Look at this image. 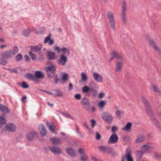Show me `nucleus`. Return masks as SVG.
Segmentation results:
<instances>
[{"label": "nucleus", "mask_w": 161, "mask_h": 161, "mask_svg": "<svg viewBox=\"0 0 161 161\" xmlns=\"http://www.w3.org/2000/svg\"><path fill=\"white\" fill-rule=\"evenodd\" d=\"M68 75L67 73H64L63 74L62 77V80L64 81L68 80Z\"/></svg>", "instance_id": "nucleus-45"}, {"label": "nucleus", "mask_w": 161, "mask_h": 161, "mask_svg": "<svg viewBox=\"0 0 161 161\" xmlns=\"http://www.w3.org/2000/svg\"><path fill=\"white\" fill-rule=\"evenodd\" d=\"M132 124L130 122L127 123L125 126L123 128V130L125 131H127L129 130L131 128L132 126Z\"/></svg>", "instance_id": "nucleus-37"}, {"label": "nucleus", "mask_w": 161, "mask_h": 161, "mask_svg": "<svg viewBox=\"0 0 161 161\" xmlns=\"http://www.w3.org/2000/svg\"><path fill=\"white\" fill-rule=\"evenodd\" d=\"M79 152L80 153L84 155V151L81 148H80L79 150Z\"/></svg>", "instance_id": "nucleus-61"}, {"label": "nucleus", "mask_w": 161, "mask_h": 161, "mask_svg": "<svg viewBox=\"0 0 161 161\" xmlns=\"http://www.w3.org/2000/svg\"><path fill=\"white\" fill-rule=\"evenodd\" d=\"M69 90L70 91L73 88V85L71 83L69 84Z\"/></svg>", "instance_id": "nucleus-63"}, {"label": "nucleus", "mask_w": 161, "mask_h": 161, "mask_svg": "<svg viewBox=\"0 0 161 161\" xmlns=\"http://www.w3.org/2000/svg\"><path fill=\"white\" fill-rule=\"evenodd\" d=\"M91 122L92 123V128H94L95 126L96 125V121L93 119H92L91 121Z\"/></svg>", "instance_id": "nucleus-55"}, {"label": "nucleus", "mask_w": 161, "mask_h": 161, "mask_svg": "<svg viewBox=\"0 0 161 161\" xmlns=\"http://www.w3.org/2000/svg\"><path fill=\"white\" fill-rule=\"evenodd\" d=\"M66 152L67 154L71 157H74L75 156V152L72 148L67 147L66 149Z\"/></svg>", "instance_id": "nucleus-15"}, {"label": "nucleus", "mask_w": 161, "mask_h": 161, "mask_svg": "<svg viewBox=\"0 0 161 161\" xmlns=\"http://www.w3.org/2000/svg\"><path fill=\"white\" fill-rule=\"evenodd\" d=\"M46 124L47 127L52 133H55L56 132L54 130V128H55V126L53 125H51L48 122H47Z\"/></svg>", "instance_id": "nucleus-28"}, {"label": "nucleus", "mask_w": 161, "mask_h": 161, "mask_svg": "<svg viewBox=\"0 0 161 161\" xmlns=\"http://www.w3.org/2000/svg\"><path fill=\"white\" fill-rule=\"evenodd\" d=\"M54 41L53 40V39H50V41H49V45H53L54 43Z\"/></svg>", "instance_id": "nucleus-64"}, {"label": "nucleus", "mask_w": 161, "mask_h": 161, "mask_svg": "<svg viewBox=\"0 0 161 161\" xmlns=\"http://www.w3.org/2000/svg\"><path fill=\"white\" fill-rule=\"evenodd\" d=\"M106 104L105 102L103 101H101L98 103V105L99 107L103 108Z\"/></svg>", "instance_id": "nucleus-46"}, {"label": "nucleus", "mask_w": 161, "mask_h": 161, "mask_svg": "<svg viewBox=\"0 0 161 161\" xmlns=\"http://www.w3.org/2000/svg\"><path fill=\"white\" fill-rule=\"evenodd\" d=\"M147 115L150 117L151 119L155 117L151 109V106L145 108Z\"/></svg>", "instance_id": "nucleus-18"}, {"label": "nucleus", "mask_w": 161, "mask_h": 161, "mask_svg": "<svg viewBox=\"0 0 161 161\" xmlns=\"http://www.w3.org/2000/svg\"><path fill=\"white\" fill-rule=\"evenodd\" d=\"M38 130L42 136H46L47 134V130L45 126L42 124H41L39 125Z\"/></svg>", "instance_id": "nucleus-12"}, {"label": "nucleus", "mask_w": 161, "mask_h": 161, "mask_svg": "<svg viewBox=\"0 0 161 161\" xmlns=\"http://www.w3.org/2000/svg\"><path fill=\"white\" fill-rule=\"evenodd\" d=\"M7 63L8 62L6 58L2 57L0 59V64L5 65L7 64Z\"/></svg>", "instance_id": "nucleus-41"}, {"label": "nucleus", "mask_w": 161, "mask_h": 161, "mask_svg": "<svg viewBox=\"0 0 161 161\" xmlns=\"http://www.w3.org/2000/svg\"><path fill=\"white\" fill-rule=\"evenodd\" d=\"M26 77L29 80H32L34 81H36L37 80V79L35 76L32 74L29 73L26 75Z\"/></svg>", "instance_id": "nucleus-30"}, {"label": "nucleus", "mask_w": 161, "mask_h": 161, "mask_svg": "<svg viewBox=\"0 0 161 161\" xmlns=\"http://www.w3.org/2000/svg\"><path fill=\"white\" fill-rule=\"evenodd\" d=\"M109 153H111V155L113 157H115L118 155L117 153L113 151V150H112L111 152H110Z\"/></svg>", "instance_id": "nucleus-56"}, {"label": "nucleus", "mask_w": 161, "mask_h": 161, "mask_svg": "<svg viewBox=\"0 0 161 161\" xmlns=\"http://www.w3.org/2000/svg\"><path fill=\"white\" fill-rule=\"evenodd\" d=\"M117 130V128L115 126H114L112 128L111 131L113 132L114 133Z\"/></svg>", "instance_id": "nucleus-60"}, {"label": "nucleus", "mask_w": 161, "mask_h": 161, "mask_svg": "<svg viewBox=\"0 0 161 161\" xmlns=\"http://www.w3.org/2000/svg\"><path fill=\"white\" fill-rule=\"evenodd\" d=\"M15 58L16 62L19 61L22 59L23 56L21 54L19 53L15 56Z\"/></svg>", "instance_id": "nucleus-42"}, {"label": "nucleus", "mask_w": 161, "mask_h": 161, "mask_svg": "<svg viewBox=\"0 0 161 161\" xmlns=\"http://www.w3.org/2000/svg\"><path fill=\"white\" fill-rule=\"evenodd\" d=\"M42 44H38L37 45L31 46V50L35 52H39L42 49Z\"/></svg>", "instance_id": "nucleus-21"}, {"label": "nucleus", "mask_w": 161, "mask_h": 161, "mask_svg": "<svg viewBox=\"0 0 161 161\" xmlns=\"http://www.w3.org/2000/svg\"><path fill=\"white\" fill-rule=\"evenodd\" d=\"M7 122V120L3 117L0 116V125H4Z\"/></svg>", "instance_id": "nucleus-43"}, {"label": "nucleus", "mask_w": 161, "mask_h": 161, "mask_svg": "<svg viewBox=\"0 0 161 161\" xmlns=\"http://www.w3.org/2000/svg\"><path fill=\"white\" fill-rule=\"evenodd\" d=\"M144 153L142 151H136L135 152L136 158L139 159L142 158L143 154Z\"/></svg>", "instance_id": "nucleus-31"}, {"label": "nucleus", "mask_w": 161, "mask_h": 161, "mask_svg": "<svg viewBox=\"0 0 161 161\" xmlns=\"http://www.w3.org/2000/svg\"><path fill=\"white\" fill-rule=\"evenodd\" d=\"M153 88L154 90V92H159V91L158 90V88L156 87V86H153Z\"/></svg>", "instance_id": "nucleus-62"}, {"label": "nucleus", "mask_w": 161, "mask_h": 161, "mask_svg": "<svg viewBox=\"0 0 161 161\" xmlns=\"http://www.w3.org/2000/svg\"><path fill=\"white\" fill-rule=\"evenodd\" d=\"M12 51V54L13 56L16 54L19 51V49L17 46H14L13 48V50Z\"/></svg>", "instance_id": "nucleus-35"}, {"label": "nucleus", "mask_w": 161, "mask_h": 161, "mask_svg": "<svg viewBox=\"0 0 161 161\" xmlns=\"http://www.w3.org/2000/svg\"><path fill=\"white\" fill-rule=\"evenodd\" d=\"M37 133L35 131H32L27 134L26 138L28 140L31 141L33 140L35 137H37Z\"/></svg>", "instance_id": "nucleus-13"}, {"label": "nucleus", "mask_w": 161, "mask_h": 161, "mask_svg": "<svg viewBox=\"0 0 161 161\" xmlns=\"http://www.w3.org/2000/svg\"><path fill=\"white\" fill-rule=\"evenodd\" d=\"M141 99L145 108L151 106L150 103L145 97L142 96L141 97Z\"/></svg>", "instance_id": "nucleus-17"}, {"label": "nucleus", "mask_w": 161, "mask_h": 161, "mask_svg": "<svg viewBox=\"0 0 161 161\" xmlns=\"http://www.w3.org/2000/svg\"><path fill=\"white\" fill-rule=\"evenodd\" d=\"M30 31L29 29L24 30L23 32V35L24 36H28L30 34Z\"/></svg>", "instance_id": "nucleus-44"}, {"label": "nucleus", "mask_w": 161, "mask_h": 161, "mask_svg": "<svg viewBox=\"0 0 161 161\" xmlns=\"http://www.w3.org/2000/svg\"><path fill=\"white\" fill-rule=\"evenodd\" d=\"M55 51H57L58 53H60V51H61V49H60L59 47H58L56 46L55 47Z\"/></svg>", "instance_id": "nucleus-59"}, {"label": "nucleus", "mask_w": 161, "mask_h": 161, "mask_svg": "<svg viewBox=\"0 0 161 161\" xmlns=\"http://www.w3.org/2000/svg\"><path fill=\"white\" fill-rule=\"evenodd\" d=\"M56 53L48 51L47 54V58L48 60H54L55 59Z\"/></svg>", "instance_id": "nucleus-20"}, {"label": "nucleus", "mask_w": 161, "mask_h": 161, "mask_svg": "<svg viewBox=\"0 0 161 161\" xmlns=\"http://www.w3.org/2000/svg\"><path fill=\"white\" fill-rule=\"evenodd\" d=\"M0 110L3 113H7L9 112L8 107L1 104H0Z\"/></svg>", "instance_id": "nucleus-26"}, {"label": "nucleus", "mask_w": 161, "mask_h": 161, "mask_svg": "<svg viewBox=\"0 0 161 161\" xmlns=\"http://www.w3.org/2000/svg\"><path fill=\"white\" fill-rule=\"evenodd\" d=\"M101 136L97 132H96V139L97 140H99L101 139Z\"/></svg>", "instance_id": "nucleus-52"}, {"label": "nucleus", "mask_w": 161, "mask_h": 161, "mask_svg": "<svg viewBox=\"0 0 161 161\" xmlns=\"http://www.w3.org/2000/svg\"><path fill=\"white\" fill-rule=\"evenodd\" d=\"M61 51L62 53H64V54H67L68 55L69 54V51L68 48L64 47L61 49Z\"/></svg>", "instance_id": "nucleus-40"}, {"label": "nucleus", "mask_w": 161, "mask_h": 161, "mask_svg": "<svg viewBox=\"0 0 161 161\" xmlns=\"http://www.w3.org/2000/svg\"><path fill=\"white\" fill-rule=\"evenodd\" d=\"M93 78L97 82H101L102 81L103 78L102 76L96 72H94L93 74Z\"/></svg>", "instance_id": "nucleus-16"}, {"label": "nucleus", "mask_w": 161, "mask_h": 161, "mask_svg": "<svg viewBox=\"0 0 161 161\" xmlns=\"http://www.w3.org/2000/svg\"><path fill=\"white\" fill-rule=\"evenodd\" d=\"M81 80L83 82H86L87 81V77L86 75L84 72L81 73Z\"/></svg>", "instance_id": "nucleus-39"}, {"label": "nucleus", "mask_w": 161, "mask_h": 161, "mask_svg": "<svg viewBox=\"0 0 161 161\" xmlns=\"http://www.w3.org/2000/svg\"><path fill=\"white\" fill-rule=\"evenodd\" d=\"M25 61L26 62H28L30 61V59L28 55H25Z\"/></svg>", "instance_id": "nucleus-58"}, {"label": "nucleus", "mask_w": 161, "mask_h": 161, "mask_svg": "<svg viewBox=\"0 0 161 161\" xmlns=\"http://www.w3.org/2000/svg\"><path fill=\"white\" fill-rule=\"evenodd\" d=\"M50 141L53 145H57L62 142V140L60 139L54 137L51 138Z\"/></svg>", "instance_id": "nucleus-19"}, {"label": "nucleus", "mask_w": 161, "mask_h": 161, "mask_svg": "<svg viewBox=\"0 0 161 161\" xmlns=\"http://www.w3.org/2000/svg\"><path fill=\"white\" fill-rule=\"evenodd\" d=\"M97 92L96 90L93 88H91V91L88 95H92V97H95L97 96Z\"/></svg>", "instance_id": "nucleus-33"}, {"label": "nucleus", "mask_w": 161, "mask_h": 161, "mask_svg": "<svg viewBox=\"0 0 161 161\" xmlns=\"http://www.w3.org/2000/svg\"><path fill=\"white\" fill-rule=\"evenodd\" d=\"M54 82L55 84H57L58 82V75H54Z\"/></svg>", "instance_id": "nucleus-51"}, {"label": "nucleus", "mask_w": 161, "mask_h": 161, "mask_svg": "<svg viewBox=\"0 0 161 161\" xmlns=\"http://www.w3.org/2000/svg\"><path fill=\"white\" fill-rule=\"evenodd\" d=\"M75 98L77 100H79L81 98V96L79 94H77L75 95Z\"/></svg>", "instance_id": "nucleus-53"}, {"label": "nucleus", "mask_w": 161, "mask_h": 161, "mask_svg": "<svg viewBox=\"0 0 161 161\" xmlns=\"http://www.w3.org/2000/svg\"><path fill=\"white\" fill-rule=\"evenodd\" d=\"M1 56L2 57L6 59L11 58L13 57L11 50H7L3 52L1 54Z\"/></svg>", "instance_id": "nucleus-9"}, {"label": "nucleus", "mask_w": 161, "mask_h": 161, "mask_svg": "<svg viewBox=\"0 0 161 161\" xmlns=\"http://www.w3.org/2000/svg\"><path fill=\"white\" fill-rule=\"evenodd\" d=\"M18 85L22 87V88L25 89H27L29 87V86L27 84V83L25 82H23L22 84L20 82L18 83Z\"/></svg>", "instance_id": "nucleus-36"}, {"label": "nucleus", "mask_w": 161, "mask_h": 161, "mask_svg": "<svg viewBox=\"0 0 161 161\" xmlns=\"http://www.w3.org/2000/svg\"><path fill=\"white\" fill-rule=\"evenodd\" d=\"M152 148V147L149 145H144L141 147V148L144 153H146L147 151Z\"/></svg>", "instance_id": "nucleus-27"}, {"label": "nucleus", "mask_w": 161, "mask_h": 161, "mask_svg": "<svg viewBox=\"0 0 161 161\" xmlns=\"http://www.w3.org/2000/svg\"><path fill=\"white\" fill-rule=\"evenodd\" d=\"M91 159L93 161H102L101 159H98L92 156H91Z\"/></svg>", "instance_id": "nucleus-54"}, {"label": "nucleus", "mask_w": 161, "mask_h": 161, "mask_svg": "<svg viewBox=\"0 0 161 161\" xmlns=\"http://www.w3.org/2000/svg\"><path fill=\"white\" fill-rule=\"evenodd\" d=\"M104 95V94L103 93H100L99 94L98 98L99 99H101L102 98Z\"/></svg>", "instance_id": "nucleus-57"}, {"label": "nucleus", "mask_w": 161, "mask_h": 161, "mask_svg": "<svg viewBox=\"0 0 161 161\" xmlns=\"http://www.w3.org/2000/svg\"><path fill=\"white\" fill-rule=\"evenodd\" d=\"M149 43L150 46L153 47L155 51L159 54H161V50L153 40H149Z\"/></svg>", "instance_id": "nucleus-10"}, {"label": "nucleus", "mask_w": 161, "mask_h": 161, "mask_svg": "<svg viewBox=\"0 0 161 161\" xmlns=\"http://www.w3.org/2000/svg\"><path fill=\"white\" fill-rule=\"evenodd\" d=\"M29 54L30 57H31V59L33 60H35L36 58V55L33 53L31 52H29Z\"/></svg>", "instance_id": "nucleus-47"}, {"label": "nucleus", "mask_w": 161, "mask_h": 161, "mask_svg": "<svg viewBox=\"0 0 161 161\" xmlns=\"http://www.w3.org/2000/svg\"><path fill=\"white\" fill-rule=\"evenodd\" d=\"M118 140V137L116 134H112L110 137L108 141V143L114 144L117 142Z\"/></svg>", "instance_id": "nucleus-11"}, {"label": "nucleus", "mask_w": 161, "mask_h": 161, "mask_svg": "<svg viewBox=\"0 0 161 161\" xmlns=\"http://www.w3.org/2000/svg\"><path fill=\"white\" fill-rule=\"evenodd\" d=\"M83 106H89L90 105V102L88 99L86 97H83L80 102Z\"/></svg>", "instance_id": "nucleus-22"}, {"label": "nucleus", "mask_w": 161, "mask_h": 161, "mask_svg": "<svg viewBox=\"0 0 161 161\" xmlns=\"http://www.w3.org/2000/svg\"><path fill=\"white\" fill-rule=\"evenodd\" d=\"M125 156L127 161H133L131 155V151L130 148H127Z\"/></svg>", "instance_id": "nucleus-14"}, {"label": "nucleus", "mask_w": 161, "mask_h": 161, "mask_svg": "<svg viewBox=\"0 0 161 161\" xmlns=\"http://www.w3.org/2000/svg\"><path fill=\"white\" fill-rule=\"evenodd\" d=\"M111 55L116 58L117 59L119 60H122L123 58L122 55L119 54L115 51H113Z\"/></svg>", "instance_id": "nucleus-24"}, {"label": "nucleus", "mask_w": 161, "mask_h": 161, "mask_svg": "<svg viewBox=\"0 0 161 161\" xmlns=\"http://www.w3.org/2000/svg\"><path fill=\"white\" fill-rule=\"evenodd\" d=\"M54 91L56 92L55 94H53V96L54 97L56 96H62L63 93L58 89L54 90Z\"/></svg>", "instance_id": "nucleus-38"}, {"label": "nucleus", "mask_w": 161, "mask_h": 161, "mask_svg": "<svg viewBox=\"0 0 161 161\" xmlns=\"http://www.w3.org/2000/svg\"><path fill=\"white\" fill-rule=\"evenodd\" d=\"M123 65V63L122 62H118L116 64V71L120 72L121 71Z\"/></svg>", "instance_id": "nucleus-25"}, {"label": "nucleus", "mask_w": 161, "mask_h": 161, "mask_svg": "<svg viewBox=\"0 0 161 161\" xmlns=\"http://www.w3.org/2000/svg\"><path fill=\"white\" fill-rule=\"evenodd\" d=\"M99 150L104 153H109L113 150V148L110 146H101L98 147Z\"/></svg>", "instance_id": "nucleus-8"}, {"label": "nucleus", "mask_w": 161, "mask_h": 161, "mask_svg": "<svg viewBox=\"0 0 161 161\" xmlns=\"http://www.w3.org/2000/svg\"><path fill=\"white\" fill-rule=\"evenodd\" d=\"M6 69L8 70L9 71L12 72L13 73H15L16 74H17L18 72V70L17 69L14 68H12V69Z\"/></svg>", "instance_id": "nucleus-48"}, {"label": "nucleus", "mask_w": 161, "mask_h": 161, "mask_svg": "<svg viewBox=\"0 0 161 161\" xmlns=\"http://www.w3.org/2000/svg\"><path fill=\"white\" fill-rule=\"evenodd\" d=\"M91 89V88L86 86L82 87V90L83 93H87L90 92Z\"/></svg>", "instance_id": "nucleus-34"}, {"label": "nucleus", "mask_w": 161, "mask_h": 161, "mask_svg": "<svg viewBox=\"0 0 161 161\" xmlns=\"http://www.w3.org/2000/svg\"><path fill=\"white\" fill-rule=\"evenodd\" d=\"M35 77L37 79H42L44 78L43 74L41 72L39 71H36L35 73Z\"/></svg>", "instance_id": "nucleus-29"}, {"label": "nucleus", "mask_w": 161, "mask_h": 161, "mask_svg": "<svg viewBox=\"0 0 161 161\" xmlns=\"http://www.w3.org/2000/svg\"><path fill=\"white\" fill-rule=\"evenodd\" d=\"M151 120L152 122L155 125L156 127L158 129H161L160 124L158 121L155 118V117Z\"/></svg>", "instance_id": "nucleus-23"}, {"label": "nucleus", "mask_w": 161, "mask_h": 161, "mask_svg": "<svg viewBox=\"0 0 161 161\" xmlns=\"http://www.w3.org/2000/svg\"><path fill=\"white\" fill-rule=\"evenodd\" d=\"M67 61V57L62 54L60 56L59 58L57 60V62L58 64L60 65H64Z\"/></svg>", "instance_id": "nucleus-6"}, {"label": "nucleus", "mask_w": 161, "mask_h": 161, "mask_svg": "<svg viewBox=\"0 0 161 161\" xmlns=\"http://www.w3.org/2000/svg\"><path fill=\"white\" fill-rule=\"evenodd\" d=\"M107 17L111 28L114 31H115V23L114 20L113 14L112 12H108L107 14Z\"/></svg>", "instance_id": "nucleus-3"}, {"label": "nucleus", "mask_w": 161, "mask_h": 161, "mask_svg": "<svg viewBox=\"0 0 161 161\" xmlns=\"http://www.w3.org/2000/svg\"><path fill=\"white\" fill-rule=\"evenodd\" d=\"M45 70L47 72V77L49 78H53L55 74L56 67L54 65L47 67Z\"/></svg>", "instance_id": "nucleus-1"}, {"label": "nucleus", "mask_w": 161, "mask_h": 161, "mask_svg": "<svg viewBox=\"0 0 161 161\" xmlns=\"http://www.w3.org/2000/svg\"><path fill=\"white\" fill-rule=\"evenodd\" d=\"M126 4L125 1L123 3L122 7V12L121 14L122 20L124 23H126Z\"/></svg>", "instance_id": "nucleus-4"}, {"label": "nucleus", "mask_w": 161, "mask_h": 161, "mask_svg": "<svg viewBox=\"0 0 161 161\" xmlns=\"http://www.w3.org/2000/svg\"><path fill=\"white\" fill-rule=\"evenodd\" d=\"M145 140V136L143 135H142L136 139V143H138L144 141Z\"/></svg>", "instance_id": "nucleus-32"}, {"label": "nucleus", "mask_w": 161, "mask_h": 161, "mask_svg": "<svg viewBox=\"0 0 161 161\" xmlns=\"http://www.w3.org/2000/svg\"><path fill=\"white\" fill-rule=\"evenodd\" d=\"M49 149L53 153L56 154H60L62 153V152L61 149L57 146H52L48 147Z\"/></svg>", "instance_id": "nucleus-5"}, {"label": "nucleus", "mask_w": 161, "mask_h": 161, "mask_svg": "<svg viewBox=\"0 0 161 161\" xmlns=\"http://www.w3.org/2000/svg\"><path fill=\"white\" fill-rule=\"evenodd\" d=\"M101 117L103 120L108 124L112 123L113 119L112 115L108 113H103Z\"/></svg>", "instance_id": "nucleus-2"}, {"label": "nucleus", "mask_w": 161, "mask_h": 161, "mask_svg": "<svg viewBox=\"0 0 161 161\" xmlns=\"http://www.w3.org/2000/svg\"><path fill=\"white\" fill-rule=\"evenodd\" d=\"M87 159V156L86 155H84L81 156L80 159L81 161H86Z\"/></svg>", "instance_id": "nucleus-50"}, {"label": "nucleus", "mask_w": 161, "mask_h": 161, "mask_svg": "<svg viewBox=\"0 0 161 161\" xmlns=\"http://www.w3.org/2000/svg\"><path fill=\"white\" fill-rule=\"evenodd\" d=\"M51 35L49 34L47 36L45 39L44 43L45 44L46 43L48 42L50 40V37Z\"/></svg>", "instance_id": "nucleus-49"}, {"label": "nucleus", "mask_w": 161, "mask_h": 161, "mask_svg": "<svg viewBox=\"0 0 161 161\" xmlns=\"http://www.w3.org/2000/svg\"><path fill=\"white\" fill-rule=\"evenodd\" d=\"M6 130L10 132H14L16 130V127L15 125L13 123H7L5 125Z\"/></svg>", "instance_id": "nucleus-7"}]
</instances>
